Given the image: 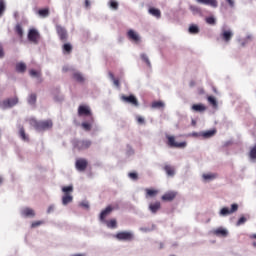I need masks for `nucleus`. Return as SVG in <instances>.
I'll return each mask as SVG.
<instances>
[{
  "label": "nucleus",
  "instance_id": "c03bdc74",
  "mask_svg": "<svg viewBox=\"0 0 256 256\" xmlns=\"http://www.w3.org/2000/svg\"><path fill=\"white\" fill-rule=\"evenodd\" d=\"M248 41H253V35L248 34V35L246 36L245 41H244V42H241L242 47H245V45H246V43H247Z\"/></svg>",
  "mask_w": 256,
  "mask_h": 256
},
{
  "label": "nucleus",
  "instance_id": "f257e3e1",
  "mask_svg": "<svg viewBox=\"0 0 256 256\" xmlns=\"http://www.w3.org/2000/svg\"><path fill=\"white\" fill-rule=\"evenodd\" d=\"M30 125L36 129V131H47L53 127L51 120L37 121L36 119H30Z\"/></svg>",
  "mask_w": 256,
  "mask_h": 256
},
{
  "label": "nucleus",
  "instance_id": "39448f33",
  "mask_svg": "<svg viewBox=\"0 0 256 256\" xmlns=\"http://www.w3.org/2000/svg\"><path fill=\"white\" fill-rule=\"evenodd\" d=\"M233 35V30L225 29V27L221 29L220 38L222 41H224V43H229L231 39H233Z\"/></svg>",
  "mask_w": 256,
  "mask_h": 256
},
{
  "label": "nucleus",
  "instance_id": "69168bd1",
  "mask_svg": "<svg viewBox=\"0 0 256 256\" xmlns=\"http://www.w3.org/2000/svg\"><path fill=\"white\" fill-rule=\"evenodd\" d=\"M252 237H253V239H256V234H253Z\"/></svg>",
  "mask_w": 256,
  "mask_h": 256
},
{
  "label": "nucleus",
  "instance_id": "37998d69",
  "mask_svg": "<svg viewBox=\"0 0 256 256\" xmlns=\"http://www.w3.org/2000/svg\"><path fill=\"white\" fill-rule=\"evenodd\" d=\"M72 49H73V47L69 43H66L63 45V50L66 51V53H71Z\"/></svg>",
  "mask_w": 256,
  "mask_h": 256
},
{
  "label": "nucleus",
  "instance_id": "4d7b16f0",
  "mask_svg": "<svg viewBox=\"0 0 256 256\" xmlns=\"http://www.w3.org/2000/svg\"><path fill=\"white\" fill-rule=\"evenodd\" d=\"M5 53L3 52V45L0 44V59L4 57Z\"/></svg>",
  "mask_w": 256,
  "mask_h": 256
},
{
  "label": "nucleus",
  "instance_id": "5701e85b",
  "mask_svg": "<svg viewBox=\"0 0 256 256\" xmlns=\"http://www.w3.org/2000/svg\"><path fill=\"white\" fill-rule=\"evenodd\" d=\"M73 79L77 81V83H85V76H83L81 72H78V71L74 72Z\"/></svg>",
  "mask_w": 256,
  "mask_h": 256
},
{
  "label": "nucleus",
  "instance_id": "e2e57ef3",
  "mask_svg": "<svg viewBox=\"0 0 256 256\" xmlns=\"http://www.w3.org/2000/svg\"><path fill=\"white\" fill-rule=\"evenodd\" d=\"M192 125H193V126L197 125V121L192 120Z\"/></svg>",
  "mask_w": 256,
  "mask_h": 256
},
{
  "label": "nucleus",
  "instance_id": "6e6d98bb",
  "mask_svg": "<svg viewBox=\"0 0 256 256\" xmlns=\"http://www.w3.org/2000/svg\"><path fill=\"white\" fill-rule=\"evenodd\" d=\"M230 7H235V0H226Z\"/></svg>",
  "mask_w": 256,
  "mask_h": 256
},
{
  "label": "nucleus",
  "instance_id": "412c9836",
  "mask_svg": "<svg viewBox=\"0 0 256 256\" xmlns=\"http://www.w3.org/2000/svg\"><path fill=\"white\" fill-rule=\"evenodd\" d=\"M149 211L155 215L161 209V202L150 203L148 206Z\"/></svg>",
  "mask_w": 256,
  "mask_h": 256
},
{
  "label": "nucleus",
  "instance_id": "5fc2aeb1",
  "mask_svg": "<svg viewBox=\"0 0 256 256\" xmlns=\"http://www.w3.org/2000/svg\"><path fill=\"white\" fill-rule=\"evenodd\" d=\"M140 231L142 232V233H149V231H151L149 228H145V227H141L140 228Z\"/></svg>",
  "mask_w": 256,
  "mask_h": 256
},
{
  "label": "nucleus",
  "instance_id": "a18cd8bd",
  "mask_svg": "<svg viewBox=\"0 0 256 256\" xmlns=\"http://www.w3.org/2000/svg\"><path fill=\"white\" fill-rule=\"evenodd\" d=\"M5 13V1L0 0V17Z\"/></svg>",
  "mask_w": 256,
  "mask_h": 256
},
{
  "label": "nucleus",
  "instance_id": "774afa93",
  "mask_svg": "<svg viewBox=\"0 0 256 256\" xmlns=\"http://www.w3.org/2000/svg\"><path fill=\"white\" fill-rule=\"evenodd\" d=\"M63 71H67L65 68H63Z\"/></svg>",
  "mask_w": 256,
  "mask_h": 256
},
{
  "label": "nucleus",
  "instance_id": "c85d7f7f",
  "mask_svg": "<svg viewBox=\"0 0 256 256\" xmlns=\"http://www.w3.org/2000/svg\"><path fill=\"white\" fill-rule=\"evenodd\" d=\"M145 191H146V198H148V197H156V195L159 193L158 190L149 189V188H147Z\"/></svg>",
  "mask_w": 256,
  "mask_h": 256
},
{
  "label": "nucleus",
  "instance_id": "58836bf2",
  "mask_svg": "<svg viewBox=\"0 0 256 256\" xmlns=\"http://www.w3.org/2000/svg\"><path fill=\"white\" fill-rule=\"evenodd\" d=\"M141 59L146 62L148 67H151V60H149V56H147V54H141Z\"/></svg>",
  "mask_w": 256,
  "mask_h": 256
},
{
  "label": "nucleus",
  "instance_id": "bf43d9fd",
  "mask_svg": "<svg viewBox=\"0 0 256 256\" xmlns=\"http://www.w3.org/2000/svg\"><path fill=\"white\" fill-rule=\"evenodd\" d=\"M108 76L110 77L111 81H115V76L111 72L108 73Z\"/></svg>",
  "mask_w": 256,
  "mask_h": 256
},
{
  "label": "nucleus",
  "instance_id": "49530a36",
  "mask_svg": "<svg viewBox=\"0 0 256 256\" xmlns=\"http://www.w3.org/2000/svg\"><path fill=\"white\" fill-rule=\"evenodd\" d=\"M128 177H129L130 179H132V181H137V179H138V175H137V173H135V172H130V173L128 174Z\"/></svg>",
  "mask_w": 256,
  "mask_h": 256
},
{
  "label": "nucleus",
  "instance_id": "72a5a7b5",
  "mask_svg": "<svg viewBox=\"0 0 256 256\" xmlns=\"http://www.w3.org/2000/svg\"><path fill=\"white\" fill-rule=\"evenodd\" d=\"M205 21L208 25H217V18L214 16L206 17Z\"/></svg>",
  "mask_w": 256,
  "mask_h": 256
},
{
  "label": "nucleus",
  "instance_id": "b1692460",
  "mask_svg": "<svg viewBox=\"0 0 256 256\" xmlns=\"http://www.w3.org/2000/svg\"><path fill=\"white\" fill-rule=\"evenodd\" d=\"M164 171L166 172L168 177H175V167L171 165H166L164 167Z\"/></svg>",
  "mask_w": 256,
  "mask_h": 256
},
{
  "label": "nucleus",
  "instance_id": "de8ad7c7",
  "mask_svg": "<svg viewBox=\"0 0 256 256\" xmlns=\"http://www.w3.org/2000/svg\"><path fill=\"white\" fill-rule=\"evenodd\" d=\"M16 33H18L19 37H23V28L21 25L16 26Z\"/></svg>",
  "mask_w": 256,
  "mask_h": 256
},
{
  "label": "nucleus",
  "instance_id": "f8f14e48",
  "mask_svg": "<svg viewBox=\"0 0 256 256\" xmlns=\"http://www.w3.org/2000/svg\"><path fill=\"white\" fill-rule=\"evenodd\" d=\"M28 40L37 45V43H39V31L37 29H30L28 32Z\"/></svg>",
  "mask_w": 256,
  "mask_h": 256
},
{
  "label": "nucleus",
  "instance_id": "393cba45",
  "mask_svg": "<svg viewBox=\"0 0 256 256\" xmlns=\"http://www.w3.org/2000/svg\"><path fill=\"white\" fill-rule=\"evenodd\" d=\"M177 197V194L175 192H167L162 196V201H173Z\"/></svg>",
  "mask_w": 256,
  "mask_h": 256
},
{
  "label": "nucleus",
  "instance_id": "864d4df0",
  "mask_svg": "<svg viewBox=\"0 0 256 256\" xmlns=\"http://www.w3.org/2000/svg\"><path fill=\"white\" fill-rule=\"evenodd\" d=\"M41 223H43V222H41V221L33 222V223L31 224V227H32L33 229H35V227H39V225H41Z\"/></svg>",
  "mask_w": 256,
  "mask_h": 256
},
{
  "label": "nucleus",
  "instance_id": "e433bc0d",
  "mask_svg": "<svg viewBox=\"0 0 256 256\" xmlns=\"http://www.w3.org/2000/svg\"><path fill=\"white\" fill-rule=\"evenodd\" d=\"M190 11L193 13V15H199L201 13V9L197 6H190Z\"/></svg>",
  "mask_w": 256,
  "mask_h": 256
},
{
  "label": "nucleus",
  "instance_id": "c756f323",
  "mask_svg": "<svg viewBox=\"0 0 256 256\" xmlns=\"http://www.w3.org/2000/svg\"><path fill=\"white\" fill-rule=\"evenodd\" d=\"M109 229H117V220L104 221Z\"/></svg>",
  "mask_w": 256,
  "mask_h": 256
},
{
  "label": "nucleus",
  "instance_id": "dca6fc26",
  "mask_svg": "<svg viewBox=\"0 0 256 256\" xmlns=\"http://www.w3.org/2000/svg\"><path fill=\"white\" fill-rule=\"evenodd\" d=\"M196 3H199L200 5H209V7H213L214 9L219 7L217 0H196Z\"/></svg>",
  "mask_w": 256,
  "mask_h": 256
},
{
  "label": "nucleus",
  "instance_id": "79ce46f5",
  "mask_svg": "<svg viewBox=\"0 0 256 256\" xmlns=\"http://www.w3.org/2000/svg\"><path fill=\"white\" fill-rule=\"evenodd\" d=\"M245 223H247V218L242 216L240 217V219L237 221L236 225L239 227L241 225H245Z\"/></svg>",
  "mask_w": 256,
  "mask_h": 256
},
{
  "label": "nucleus",
  "instance_id": "ea45409f",
  "mask_svg": "<svg viewBox=\"0 0 256 256\" xmlns=\"http://www.w3.org/2000/svg\"><path fill=\"white\" fill-rule=\"evenodd\" d=\"M19 134H20L22 141H29V138L25 134V129L21 128L19 131Z\"/></svg>",
  "mask_w": 256,
  "mask_h": 256
},
{
  "label": "nucleus",
  "instance_id": "a19ab883",
  "mask_svg": "<svg viewBox=\"0 0 256 256\" xmlns=\"http://www.w3.org/2000/svg\"><path fill=\"white\" fill-rule=\"evenodd\" d=\"M208 103L210 105H213V107H217V99H215V97L213 96L208 97Z\"/></svg>",
  "mask_w": 256,
  "mask_h": 256
},
{
  "label": "nucleus",
  "instance_id": "f3484780",
  "mask_svg": "<svg viewBox=\"0 0 256 256\" xmlns=\"http://www.w3.org/2000/svg\"><path fill=\"white\" fill-rule=\"evenodd\" d=\"M122 101L125 103H130V105H134V107H139V102L137 101V98L135 96H122Z\"/></svg>",
  "mask_w": 256,
  "mask_h": 256
},
{
  "label": "nucleus",
  "instance_id": "f704fd0d",
  "mask_svg": "<svg viewBox=\"0 0 256 256\" xmlns=\"http://www.w3.org/2000/svg\"><path fill=\"white\" fill-rule=\"evenodd\" d=\"M28 103L30 105H35V103H37V95L35 94H31L29 97H28Z\"/></svg>",
  "mask_w": 256,
  "mask_h": 256
},
{
  "label": "nucleus",
  "instance_id": "8fccbe9b",
  "mask_svg": "<svg viewBox=\"0 0 256 256\" xmlns=\"http://www.w3.org/2000/svg\"><path fill=\"white\" fill-rule=\"evenodd\" d=\"M251 159H256V146L250 151Z\"/></svg>",
  "mask_w": 256,
  "mask_h": 256
},
{
  "label": "nucleus",
  "instance_id": "338daca9",
  "mask_svg": "<svg viewBox=\"0 0 256 256\" xmlns=\"http://www.w3.org/2000/svg\"><path fill=\"white\" fill-rule=\"evenodd\" d=\"M253 247H256V242H253Z\"/></svg>",
  "mask_w": 256,
  "mask_h": 256
},
{
  "label": "nucleus",
  "instance_id": "bb28decb",
  "mask_svg": "<svg viewBox=\"0 0 256 256\" xmlns=\"http://www.w3.org/2000/svg\"><path fill=\"white\" fill-rule=\"evenodd\" d=\"M29 75L32 79H37V81L41 83V72L32 69L29 71Z\"/></svg>",
  "mask_w": 256,
  "mask_h": 256
},
{
  "label": "nucleus",
  "instance_id": "6ab92c4d",
  "mask_svg": "<svg viewBox=\"0 0 256 256\" xmlns=\"http://www.w3.org/2000/svg\"><path fill=\"white\" fill-rule=\"evenodd\" d=\"M56 31L61 39V41H67V30L61 26L56 27Z\"/></svg>",
  "mask_w": 256,
  "mask_h": 256
},
{
  "label": "nucleus",
  "instance_id": "1a4fd4ad",
  "mask_svg": "<svg viewBox=\"0 0 256 256\" xmlns=\"http://www.w3.org/2000/svg\"><path fill=\"white\" fill-rule=\"evenodd\" d=\"M74 147L75 149H79V151H83V149H89V147H91V140H75Z\"/></svg>",
  "mask_w": 256,
  "mask_h": 256
},
{
  "label": "nucleus",
  "instance_id": "c9c22d12",
  "mask_svg": "<svg viewBox=\"0 0 256 256\" xmlns=\"http://www.w3.org/2000/svg\"><path fill=\"white\" fill-rule=\"evenodd\" d=\"M161 107H165V103L162 101L152 103V109H161Z\"/></svg>",
  "mask_w": 256,
  "mask_h": 256
},
{
  "label": "nucleus",
  "instance_id": "4468645a",
  "mask_svg": "<svg viewBox=\"0 0 256 256\" xmlns=\"http://www.w3.org/2000/svg\"><path fill=\"white\" fill-rule=\"evenodd\" d=\"M88 162L84 158H80L76 160L75 167L77 171L83 172L87 169Z\"/></svg>",
  "mask_w": 256,
  "mask_h": 256
},
{
  "label": "nucleus",
  "instance_id": "473e14b6",
  "mask_svg": "<svg viewBox=\"0 0 256 256\" xmlns=\"http://www.w3.org/2000/svg\"><path fill=\"white\" fill-rule=\"evenodd\" d=\"M108 5L110 9H113V11H117V9H119V2H117V0H110Z\"/></svg>",
  "mask_w": 256,
  "mask_h": 256
},
{
  "label": "nucleus",
  "instance_id": "3c124183",
  "mask_svg": "<svg viewBox=\"0 0 256 256\" xmlns=\"http://www.w3.org/2000/svg\"><path fill=\"white\" fill-rule=\"evenodd\" d=\"M53 211H55V204H51L48 209H47V213L48 215L53 213Z\"/></svg>",
  "mask_w": 256,
  "mask_h": 256
},
{
  "label": "nucleus",
  "instance_id": "4c0bfd02",
  "mask_svg": "<svg viewBox=\"0 0 256 256\" xmlns=\"http://www.w3.org/2000/svg\"><path fill=\"white\" fill-rule=\"evenodd\" d=\"M38 15H40L43 19H45V17H49V9L39 10Z\"/></svg>",
  "mask_w": 256,
  "mask_h": 256
},
{
  "label": "nucleus",
  "instance_id": "7c9ffc66",
  "mask_svg": "<svg viewBox=\"0 0 256 256\" xmlns=\"http://www.w3.org/2000/svg\"><path fill=\"white\" fill-rule=\"evenodd\" d=\"M148 13L150 15H153V17H161V11L159 9H157V8H150L148 10Z\"/></svg>",
  "mask_w": 256,
  "mask_h": 256
},
{
  "label": "nucleus",
  "instance_id": "423d86ee",
  "mask_svg": "<svg viewBox=\"0 0 256 256\" xmlns=\"http://www.w3.org/2000/svg\"><path fill=\"white\" fill-rule=\"evenodd\" d=\"M78 116L79 117H93V112H91V107L88 105H80L78 107Z\"/></svg>",
  "mask_w": 256,
  "mask_h": 256
},
{
  "label": "nucleus",
  "instance_id": "680f3d73",
  "mask_svg": "<svg viewBox=\"0 0 256 256\" xmlns=\"http://www.w3.org/2000/svg\"><path fill=\"white\" fill-rule=\"evenodd\" d=\"M192 135H193V137H199V136H201V133L194 132Z\"/></svg>",
  "mask_w": 256,
  "mask_h": 256
},
{
  "label": "nucleus",
  "instance_id": "cd10ccee",
  "mask_svg": "<svg viewBox=\"0 0 256 256\" xmlns=\"http://www.w3.org/2000/svg\"><path fill=\"white\" fill-rule=\"evenodd\" d=\"M16 71L17 73H25V71H27V64H25L24 62L17 63Z\"/></svg>",
  "mask_w": 256,
  "mask_h": 256
},
{
  "label": "nucleus",
  "instance_id": "ddd939ff",
  "mask_svg": "<svg viewBox=\"0 0 256 256\" xmlns=\"http://www.w3.org/2000/svg\"><path fill=\"white\" fill-rule=\"evenodd\" d=\"M127 37L130 39V41H133L134 43H141V35L137 33V31L130 29L127 32Z\"/></svg>",
  "mask_w": 256,
  "mask_h": 256
},
{
  "label": "nucleus",
  "instance_id": "0e129e2a",
  "mask_svg": "<svg viewBox=\"0 0 256 256\" xmlns=\"http://www.w3.org/2000/svg\"><path fill=\"white\" fill-rule=\"evenodd\" d=\"M3 183V177H0V185Z\"/></svg>",
  "mask_w": 256,
  "mask_h": 256
},
{
  "label": "nucleus",
  "instance_id": "13d9d810",
  "mask_svg": "<svg viewBox=\"0 0 256 256\" xmlns=\"http://www.w3.org/2000/svg\"><path fill=\"white\" fill-rule=\"evenodd\" d=\"M85 7L86 8L91 7V2L89 0H85Z\"/></svg>",
  "mask_w": 256,
  "mask_h": 256
},
{
  "label": "nucleus",
  "instance_id": "7ed1b4c3",
  "mask_svg": "<svg viewBox=\"0 0 256 256\" xmlns=\"http://www.w3.org/2000/svg\"><path fill=\"white\" fill-rule=\"evenodd\" d=\"M237 211H239V204H232L231 205V209H229L228 207H223L218 215L219 217H228V215H233V213H237Z\"/></svg>",
  "mask_w": 256,
  "mask_h": 256
},
{
  "label": "nucleus",
  "instance_id": "aec40b11",
  "mask_svg": "<svg viewBox=\"0 0 256 256\" xmlns=\"http://www.w3.org/2000/svg\"><path fill=\"white\" fill-rule=\"evenodd\" d=\"M191 110L195 113H203L204 111H207V107L203 104H194L192 105Z\"/></svg>",
  "mask_w": 256,
  "mask_h": 256
},
{
  "label": "nucleus",
  "instance_id": "2f4dec72",
  "mask_svg": "<svg viewBox=\"0 0 256 256\" xmlns=\"http://www.w3.org/2000/svg\"><path fill=\"white\" fill-rule=\"evenodd\" d=\"M188 31L191 33V35H197V33H199V26L192 24L190 25Z\"/></svg>",
  "mask_w": 256,
  "mask_h": 256
},
{
  "label": "nucleus",
  "instance_id": "09e8293b",
  "mask_svg": "<svg viewBox=\"0 0 256 256\" xmlns=\"http://www.w3.org/2000/svg\"><path fill=\"white\" fill-rule=\"evenodd\" d=\"M136 119L139 125H143L145 123V118H143L142 116H137Z\"/></svg>",
  "mask_w": 256,
  "mask_h": 256
},
{
  "label": "nucleus",
  "instance_id": "2eb2a0df",
  "mask_svg": "<svg viewBox=\"0 0 256 256\" xmlns=\"http://www.w3.org/2000/svg\"><path fill=\"white\" fill-rule=\"evenodd\" d=\"M20 213L22 217H26L29 219H33V217H35V210L29 207L22 208Z\"/></svg>",
  "mask_w": 256,
  "mask_h": 256
},
{
  "label": "nucleus",
  "instance_id": "a878e982",
  "mask_svg": "<svg viewBox=\"0 0 256 256\" xmlns=\"http://www.w3.org/2000/svg\"><path fill=\"white\" fill-rule=\"evenodd\" d=\"M111 211H113V208H111L110 206H108L106 209H104L100 213V221L105 222V218L107 217V215H109L111 213Z\"/></svg>",
  "mask_w": 256,
  "mask_h": 256
},
{
  "label": "nucleus",
  "instance_id": "9b49d317",
  "mask_svg": "<svg viewBox=\"0 0 256 256\" xmlns=\"http://www.w3.org/2000/svg\"><path fill=\"white\" fill-rule=\"evenodd\" d=\"M219 178V174L213 172H207L202 174L203 183H211V181H215V179Z\"/></svg>",
  "mask_w": 256,
  "mask_h": 256
},
{
  "label": "nucleus",
  "instance_id": "f03ea898",
  "mask_svg": "<svg viewBox=\"0 0 256 256\" xmlns=\"http://www.w3.org/2000/svg\"><path fill=\"white\" fill-rule=\"evenodd\" d=\"M62 205L66 207L69 203H73V185L62 187Z\"/></svg>",
  "mask_w": 256,
  "mask_h": 256
},
{
  "label": "nucleus",
  "instance_id": "0eeeda50",
  "mask_svg": "<svg viewBox=\"0 0 256 256\" xmlns=\"http://www.w3.org/2000/svg\"><path fill=\"white\" fill-rule=\"evenodd\" d=\"M169 147H175L176 149H185L187 142L175 141V136H167Z\"/></svg>",
  "mask_w": 256,
  "mask_h": 256
},
{
  "label": "nucleus",
  "instance_id": "603ef678",
  "mask_svg": "<svg viewBox=\"0 0 256 256\" xmlns=\"http://www.w3.org/2000/svg\"><path fill=\"white\" fill-rule=\"evenodd\" d=\"M81 207H84L85 209H89V202L83 201L80 203Z\"/></svg>",
  "mask_w": 256,
  "mask_h": 256
},
{
  "label": "nucleus",
  "instance_id": "a211bd4d",
  "mask_svg": "<svg viewBox=\"0 0 256 256\" xmlns=\"http://www.w3.org/2000/svg\"><path fill=\"white\" fill-rule=\"evenodd\" d=\"M94 122H95V120L93 119V117H91L90 121L82 122L81 127L84 131H91V129H93Z\"/></svg>",
  "mask_w": 256,
  "mask_h": 256
},
{
  "label": "nucleus",
  "instance_id": "052dcab7",
  "mask_svg": "<svg viewBox=\"0 0 256 256\" xmlns=\"http://www.w3.org/2000/svg\"><path fill=\"white\" fill-rule=\"evenodd\" d=\"M112 81H113L115 87H119V80L114 78V80H112Z\"/></svg>",
  "mask_w": 256,
  "mask_h": 256
},
{
  "label": "nucleus",
  "instance_id": "6e6552de",
  "mask_svg": "<svg viewBox=\"0 0 256 256\" xmlns=\"http://www.w3.org/2000/svg\"><path fill=\"white\" fill-rule=\"evenodd\" d=\"M19 103V99L17 98H10L0 102L1 109H11V107H15Z\"/></svg>",
  "mask_w": 256,
  "mask_h": 256
},
{
  "label": "nucleus",
  "instance_id": "20e7f679",
  "mask_svg": "<svg viewBox=\"0 0 256 256\" xmlns=\"http://www.w3.org/2000/svg\"><path fill=\"white\" fill-rule=\"evenodd\" d=\"M118 241H133L135 239V234L133 231H120L115 235Z\"/></svg>",
  "mask_w": 256,
  "mask_h": 256
},
{
  "label": "nucleus",
  "instance_id": "9d476101",
  "mask_svg": "<svg viewBox=\"0 0 256 256\" xmlns=\"http://www.w3.org/2000/svg\"><path fill=\"white\" fill-rule=\"evenodd\" d=\"M212 233L216 237H221L223 239H225L226 237H229V230L227 228H225V227L215 228L214 230H212Z\"/></svg>",
  "mask_w": 256,
  "mask_h": 256
},
{
  "label": "nucleus",
  "instance_id": "4be33fe9",
  "mask_svg": "<svg viewBox=\"0 0 256 256\" xmlns=\"http://www.w3.org/2000/svg\"><path fill=\"white\" fill-rule=\"evenodd\" d=\"M215 133H217V130L213 129V130L200 132V135L204 139H211V137H214Z\"/></svg>",
  "mask_w": 256,
  "mask_h": 256
}]
</instances>
